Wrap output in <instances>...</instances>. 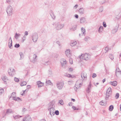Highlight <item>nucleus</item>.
Segmentation results:
<instances>
[{
  "label": "nucleus",
  "instance_id": "obj_54",
  "mask_svg": "<svg viewBox=\"0 0 121 121\" xmlns=\"http://www.w3.org/2000/svg\"><path fill=\"white\" fill-rule=\"evenodd\" d=\"M55 114L56 115H58L59 114V112L58 110L55 111Z\"/></svg>",
  "mask_w": 121,
  "mask_h": 121
},
{
  "label": "nucleus",
  "instance_id": "obj_45",
  "mask_svg": "<svg viewBox=\"0 0 121 121\" xmlns=\"http://www.w3.org/2000/svg\"><path fill=\"white\" fill-rule=\"evenodd\" d=\"M103 10V7H100L99 9V11L100 12H102Z\"/></svg>",
  "mask_w": 121,
  "mask_h": 121
},
{
  "label": "nucleus",
  "instance_id": "obj_24",
  "mask_svg": "<svg viewBox=\"0 0 121 121\" xmlns=\"http://www.w3.org/2000/svg\"><path fill=\"white\" fill-rule=\"evenodd\" d=\"M77 43L76 41H72L70 43V45L71 46L73 47L76 45Z\"/></svg>",
  "mask_w": 121,
  "mask_h": 121
},
{
  "label": "nucleus",
  "instance_id": "obj_37",
  "mask_svg": "<svg viewBox=\"0 0 121 121\" xmlns=\"http://www.w3.org/2000/svg\"><path fill=\"white\" fill-rule=\"evenodd\" d=\"M58 103L60 104L61 105H63L64 104L63 101L62 99L59 100V101Z\"/></svg>",
  "mask_w": 121,
  "mask_h": 121
},
{
  "label": "nucleus",
  "instance_id": "obj_57",
  "mask_svg": "<svg viewBox=\"0 0 121 121\" xmlns=\"http://www.w3.org/2000/svg\"><path fill=\"white\" fill-rule=\"evenodd\" d=\"M105 50L106 51V52H107V51L108 50V47H106L105 48Z\"/></svg>",
  "mask_w": 121,
  "mask_h": 121
},
{
  "label": "nucleus",
  "instance_id": "obj_8",
  "mask_svg": "<svg viewBox=\"0 0 121 121\" xmlns=\"http://www.w3.org/2000/svg\"><path fill=\"white\" fill-rule=\"evenodd\" d=\"M37 57L36 55L34 54L33 56H30L29 58L32 62L35 63L37 61V60L36 59Z\"/></svg>",
  "mask_w": 121,
  "mask_h": 121
},
{
  "label": "nucleus",
  "instance_id": "obj_42",
  "mask_svg": "<svg viewBox=\"0 0 121 121\" xmlns=\"http://www.w3.org/2000/svg\"><path fill=\"white\" fill-rule=\"evenodd\" d=\"M109 57L110 59L112 60H113L114 58L112 54H110Z\"/></svg>",
  "mask_w": 121,
  "mask_h": 121
},
{
  "label": "nucleus",
  "instance_id": "obj_3",
  "mask_svg": "<svg viewBox=\"0 0 121 121\" xmlns=\"http://www.w3.org/2000/svg\"><path fill=\"white\" fill-rule=\"evenodd\" d=\"M82 84V82L80 80H78L76 82L75 86L74 87V89L76 91L77 90L81 87Z\"/></svg>",
  "mask_w": 121,
  "mask_h": 121
},
{
  "label": "nucleus",
  "instance_id": "obj_26",
  "mask_svg": "<svg viewBox=\"0 0 121 121\" xmlns=\"http://www.w3.org/2000/svg\"><path fill=\"white\" fill-rule=\"evenodd\" d=\"M99 104L102 105H105L107 104V102L102 100L99 102Z\"/></svg>",
  "mask_w": 121,
  "mask_h": 121
},
{
  "label": "nucleus",
  "instance_id": "obj_41",
  "mask_svg": "<svg viewBox=\"0 0 121 121\" xmlns=\"http://www.w3.org/2000/svg\"><path fill=\"white\" fill-rule=\"evenodd\" d=\"M4 90L3 88H0V95L2 94V93L4 92Z\"/></svg>",
  "mask_w": 121,
  "mask_h": 121
},
{
  "label": "nucleus",
  "instance_id": "obj_19",
  "mask_svg": "<svg viewBox=\"0 0 121 121\" xmlns=\"http://www.w3.org/2000/svg\"><path fill=\"white\" fill-rule=\"evenodd\" d=\"M38 87L43 86L44 85V83L41 82L40 81H39L37 82Z\"/></svg>",
  "mask_w": 121,
  "mask_h": 121
},
{
  "label": "nucleus",
  "instance_id": "obj_7",
  "mask_svg": "<svg viewBox=\"0 0 121 121\" xmlns=\"http://www.w3.org/2000/svg\"><path fill=\"white\" fill-rule=\"evenodd\" d=\"M15 71L13 68H11L8 71V73L9 75L11 76H14L16 74Z\"/></svg>",
  "mask_w": 121,
  "mask_h": 121
},
{
  "label": "nucleus",
  "instance_id": "obj_2",
  "mask_svg": "<svg viewBox=\"0 0 121 121\" xmlns=\"http://www.w3.org/2000/svg\"><path fill=\"white\" fill-rule=\"evenodd\" d=\"M91 55L89 53L82 54L81 56H79V58L80 59H83L84 60H87L91 58Z\"/></svg>",
  "mask_w": 121,
  "mask_h": 121
},
{
  "label": "nucleus",
  "instance_id": "obj_23",
  "mask_svg": "<svg viewBox=\"0 0 121 121\" xmlns=\"http://www.w3.org/2000/svg\"><path fill=\"white\" fill-rule=\"evenodd\" d=\"M104 27L103 26H100L98 30L99 32V33H101L103 32V30Z\"/></svg>",
  "mask_w": 121,
  "mask_h": 121
},
{
  "label": "nucleus",
  "instance_id": "obj_21",
  "mask_svg": "<svg viewBox=\"0 0 121 121\" xmlns=\"http://www.w3.org/2000/svg\"><path fill=\"white\" fill-rule=\"evenodd\" d=\"M76 25H74L72 27H70L69 28V29L71 30L74 31L76 29Z\"/></svg>",
  "mask_w": 121,
  "mask_h": 121
},
{
  "label": "nucleus",
  "instance_id": "obj_16",
  "mask_svg": "<svg viewBox=\"0 0 121 121\" xmlns=\"http://www.w3.org/2000/svg\"><path fill=\"white\" fill-rule=\"evenodd\" d=\"M8 46L10 48H11V46H12V41L11 37H10L9 39Z\"/></svg>",
  "mask_w": 121,
  "mask_h": 121
},
{
  "label": "nucleus",
  "instance_id": "obj_28",
  "mask_svg": "<svg viewBox=\"0 0 121 121\" xmlns=\"http://www.w3.org/2000/svg\"><path fill=\"white\" fill-rule=\"evenodd\" d=\"M106 93H108L109 94H111L112 90L111 88L110 87H109L108 88L107 90Z\"/></svg>",
  "mask_w": 121,
  "mask_h": 121
},
{
  "label": "nucleus",
  "instance_id": "obj_36",
  "mask_svg": "<svg viewBox=\"0 0 121 121\" xmlns=\"http://www.w3.org/2000/svg\"><path fill=\"white\" fill-rule=\"evenodd\" d=\"M27 84V82H26L24 81L22 82L21 84V86H24L26 85Z\"/></svg>",
  "mask_w": 121,
  "mask_h": 121
},
{
  "label": "nucleus",
  "instance_id": "obj_22",
  "mask_svg": "<svg viewBox=\"0 0 121 121\" xmlns=\"http://www.w3.org/2000/svg\"><path fill=\"white\" fill-rule=\"evenodd\" d=\"M81 31L82 35H85L86 34L85 30L82 27L81 28Z\"/></svg>",
  "mask_w": 121,
  "mask_h": 121
},
{
  "label": "nucleus",
  "instance_id": "obj_49",
  "mask_svg": "<svg viewBox=\"0 0 121 121\" xmlns=\"http://www.w3.org/2000/svg\"><path fill=\"white\" fill-rule=\"evenodd\" d=\"M103 25L104 27H106L107 26L106 23L105 22H103Z\"/></svg>",
  "mask_w": 121,
  "mask_h": 121
},
{
  "label": "nucleus",
  "instance_id": "obj_56",
  "mask_svg": "<svg viewBox=\"0 0 121 121\" xmlns=\"http://www.w3.org/2000/svg\"><path fill=\"white\" fill-rule=\"evenodd\" d=\"M73 68H69V71L70 72H72L73 71Z\"/></svg>",
  "mask_w": 121,
  "mask_h": 121
},
{
  "label": "nucleus",
  "instance_id": "obj_63",
  "mask_svg": "<svg viewBox=\"0 0 121 121\" xmlns=\"http://www.w3.org/2000/svg\"><path fill=\"white\" fill-rule=\"evenodd\" d=\"M75 17L76 18H78V15L77 14H76L75 15Z\"/></svg>",
  "mask_w": 121,
  "mask_h": 121
},
{
  "label": "nucleus",
  "instance_id": "obj_20",
  "mask_svg": "<svg viewBox=\"0 0 121 121\" xmlns=\"http://www.w3.org/2000/svg\"><path fill=\"white\" fill-rule=\"evenodd\" d=\"M78 12L81 14H83L84 13V9L83 8H80Z\"/></svg>",
  "mask_w": 121,
  "mask_h": 121
},
{
  "label": "nucleus",
  "instance_id": "obj_58",
  "mask_svg": "<svg viewBox=\"0 0 121 121\" xmlns=\"http://www.w3.org/2000/svg\"><path fill=\"white\" fill-rule=\"evenodd\" d=\"M96 74L95 73H94L93 74L92 76V77L93 78H94L95 77H96Z\"/></svg>",
  "mask_w": 121,
  "mask_h": 121
},
{
  "label": "nucleus",
  "instance_id": "obj_18",
  "mask_svg": "<svg viewBox=\"0 0 121 121\" xmlns=\"http://www.w3.org/2000/svg\"><path fill=\"white\" fill-rule=\"evenodd\" d=\"M81 77L83 79L86 78L87 77L86 73L84 72H82L81 73Z\"/></svg>",
  "mask_w": 121,
  "mask_h": 121
},
{
  "label": "nucleus",
  "instance_id": "obj_9",
  "mask_svg": "<svg viewBox=\"0 0 121 121\" xmlns=\"http://www.w3.org/2000/svg\"><path fill=\"white\" fill-rule=\"evenodd\" d=\"M12 97L13 100L19 101H21V99L19 98L16 97V93L15 92H13L12 93L10 97Z\"/></svg>",
  "mask_w": 121,
  "mask_h": 121
},
{
  "label": "nucleus",
  "instance_id": "obj_46",
  "mask_svg": "<svg viewBox=\"0 0 121 121\" xmlns=\"http://www.w3.org/2000/svg\"><path fill=\"white\" fill-rule=\"evenodd\" d=\"M20 46L19 44L16 43L14 45V47L16 48H18Z\"/></svg>",
  "mask_w": 121,
  "mask_h": 121
},
{
  "label": "nucleus",
  "instance_id": "obj_60",
  "mask_svg": "<svg viewBox=\"0 0 121 121\" xmlns=\"http://www.w3.org/2000/svg\"><path fill=\"white\" fill-rule=\"evenodd\" d=\"M11 0H6V2L8 4H10Z\"/></svg>",
  "mask_w": 121,
  "mask_h": 121
},
{
  "label": "nucleus",
  "instance_id": "obj_43",
  "mask_svg": "<svg viewBox=\"0 0 121 121\" xmlns=\"http://www.w3.org/2000/svg\"><path fill=\"white\" fill-rule=\"evenodd\" d=\"M113 108V106L112 105H111L109 107V110L110 111H112Z\"/></svg>",
  "mask_w": 121,
  "mask_h": 121
},
{
  "label": "nucleus",
  "instance_id": "obj_12",
  "mask_svg": "<svg viewBox=\"0 0 121 121\" xmlns=\"http://www.w3.org/2000/svg\"><path fill=\"white\" fill-rule=\"evenodd\" d=\"M1 78L4 82V83H6L7 81L8 80L7 77L5 75H3L1 77Z\"/></svg>",
  "mask_w": 121,
  "mask_h": 121
},
{
  "label": "nucleus",
  "instance_id": "obj_44",
  "mask_svg": "<svg viewBox=\"0 0 121 121\" xmlns=\"http://www.w3.org/2000/svg\"><path fill=\"white\" fill-rule=\"evenodd\" d=\"M14 80L15 82H18L19 81V80L18 78L15 77L14 78Z\"/></svg>",
  "mask_w": 121,
  "mask_h": 121
},
{
  "label": "nucleus",
  "instance_id": "obj_51",
  "mask_svg": "<svg viewBox=\"0 0 121 121\" xmlns=\"http://www.w3.org/2000/svg\"><path fill=\"white\" fill-rule=\"evenodd\" d=\"M46 83L48 85H50L51 83V81L50 80H48V81H46Z\"/></svg>",
  "mask_w": 121,
  "mask_h": 121
},
{
  "label": "nucleus",
  "instance_id": "obj_52",
  "mask_svg": "<svg viewBox=\"0 0 121 121\" xmlns=\"http://www.w3.org/2000/svg\"><path fill=\"white\" fill-rule=\"evenodd\" d=\"M73 82L72 81H70L68 82V83L69 85H72L73 84Z\"/></svg>",
  "mask_w": 121,
  "mask_h": 121
},
{
  "label": "nucleus",
  "instance_id": "obj_32",
  "mask_svg": "<svg viewBox=\"0 0 121 121\" xmlns=\"http://www.w3.org/2000/svg\"><path fill=\"white\" fill-rule=\"evenodd\" d=\"M111 95V94H109L108 93H106V96L105 99L106 100H108V98Z\"/></svg>",
  "mask_w": 121,
  "mask_h": 121
},
{
  "label": "nucleus",
  "instance_id": "obj_11",
  "mask_svg": "<svg viewBox=\"0 0 121 121\" xmlns=\"http://www.w3.org/2000/svg\"><path fill=\"white\" fill-rule=\"evenodd\" d=\"M65 53L66 55L68 57H69L71 56V55L70 49H66L65 51Z\"/></svg>",
  "mask_w": 121,
  "mask_h": 121
},
{
  "label": "nucleus",
  "instance_id": "obj_62",
  "mask_svg": "<svg viewBox=\"0 0 121 121\" xmlns=\"http://www.w3.org/2000/svg\"><path fill=\"white\" fill-rule=\"evenodd\" d=\"M30 85H28L27 86V88L28 89H29L30 88Z\"/></svg>",
  "mask_w": 121,
  "mask_h": 121
},
{
  "label": "nucleus",
  "instance_id": "obj_4",
  "mask_svg": "<svg viewBox=\"0 0 121 121\" xmlns=\"http://www.w3.org/2000/svg\"><path fill=\"white\" fill-rule=\"evenodd\" d=\"M6 11L9 16H11L12 15L13 12V10L11 5H9L7 6L6 9Z\"/></svg>",
  "mask_w": 121,
  "mask_h": 121
},
{
  "label": "nucleus",
  "instance_id": "obj_14",
  "mask_svg": "<svg viewBox=\"0 0 121 121\" xmlns=\"http://www.w3.org/2000/svg\"><path fill=\"white\" fill-rule=\"evenodd\" d=\"M60 62L62 66H63L65 65L67 63L66 60L64 59H61Z\"/></svg>",
  "mask_w": 121,
  "mask_h": 121
},
{
  "label": "nucleus",
  "instance_id": "obj_48",
  "mask_svg": "<svg viewBox=\"0 0 121 121\" xmlns=\"http://www.w3.org/2000/svg\"><path fill=\"white\" fill-rule=\"evenodd\" d=\"M89 37L87 36L85 37L84 39V40L86 41H87L89 39Z\"/></svg>",
  "mask_w": 121,
  "mask_h": 121
},
{
  "label": "nucleus",
  "instance_id": "obj_27",
  "mask_svg": "<svg viewBox=\"0 0 121 121\" xmlns=\"http://www.w3.org/2000/svg\"><path fill=\"white\" fill-rule=\"evenodd\" d=\"M110 84H111L112 86H115L117 85V82L116 81H114L113 82H110Z\"/></svg>",
  "mask_w": 121,
  "mask_h": 121
},
{
  "label": "nucleus",
  "instance_id": "obj_50",
  "mask_svg": "<svg viewBox=\"0 0 121 121\" xmlns=\"http://www.w3.org/2000/svg\"><path fill=\"white\" fill-rule=\"evenodd\" d=\"M86 91L87 93H88L91 91V90L87 88L86 90Z\"/></svg>",
  "mask_w": 121,
  "mask_h": 121
},
{
  "label": "nucleus",
  "instance_id": "obj_6",
  "mask_svg": "<svg viewBox=\"0 0 121 121\" xmlns=\"http://www.w3.org/2000/svg\"><path fill=\"white\" fill-rule=\"evenodd\" d=\"M64 85V83L62 81L58 82L56 84L57 87L59 90H61L62 88Z\"/></svg>",
  "mask_w": 121,
  "mask_h": 121
},
{
  "label": "nucleus",
  "instance_id": "obj_59",
  "mask_svg": "<svg viewBox=\"0 0 121 121\" xmlns=\"http://www.w3.org/2000/svg\"><path fill=\"white\" fill-rule=\"evenodd\" d=\"M28 35V32L26 31L25 33V35L24 36H26Z\"/></svg>",
  "mask_w": 121,
  "mask_h": 121
},
{
  "label": "nucleus",
  "instance_id": "obj_31",
  "mask_svg": "<svg viewBox=\"0 0 121 121\" xmlns=\"http://www.w3.org/2000/svg\"><path fill=\"white\" fill-rule=\"evenodd\" d=\"M50 15L52 18L53 19H55V16L54 13L53 12H52L50 14Z\"/></svg>",
  "mask_w": 121,
  "mask_h": 121
},
{
  "label": "nucleus",
  "instance_id": "obj_38",
  "mask_svg": "<svg viewBox=\"0 0 121 121\" xmlns=\"http://www.w3.org/2000/svg\"><path fill=\"white\" fill-rule=\"evenodd\" d=\"M117 28L113 29L112 31V33H115L117 31Z\"/></svg>",
  "mask_w": 121,
  "mask_h": 121
},
{
  "label": "nucleus",
  "instance_id": "obj_53",
  "mask_svg": "<svg viewBox=\"0 0 121 121\" xmlns=\"http://www.w3.org/2000/svg\"><path fill=\"white\" fill-rule=\"evenodd\" d=\"M119 94L118 93H117L115 95V97L116 99H118L119 97Z\"/></svg>",
  "mask_w": 121,
  "mask_h": 121
},
{
  "label": "nucleus",
  "instance_id": "obj_10",
  "mask_svg": "<svg viewBox=\"0 0 121 121\" xmlns=\"http://www.w3.org/2000/svg\"><path fill=\"white\" fill-rule=\"evenodd\" d=\"M38 38V35L36 33H34L32 35V39L34 42H35L37 41Z\"/></svg>",
  "mask_w": 121,
  "mask_h": 121
},
{
  "label": "nucleus",
  "instance_id": "obj_25",
  "mask_svg": "<svg viewBox=\"0 0 121 121\" xmlns=\"http://www.w3.org/2000/svg\"><path fill=\"white\" fill-rule=\"evenodd\" d=\"M13 112L12 111V110L11 109H7L6 111V113L7 114H9V113H12Z\"/></svg>",
  "mask_w": 121,
  "mask_h": 121
},
{
  "label": "nucleus",
  "instance_id": "obj_40",
  "mask_svg": "<svg viewBox=\"0 0 121 121\" xmlns=\"http://www.w3.org/2000/svg\"><path fill=\"white\" fill-rule=\"evenodd\" d=\"M49 61H46V62H42L43 64L45 65H48L49 63Z\"/></svg>",
  "mask_w": 121,
  "mask_h": 121
},
{
  "label": "nucleus",
  "instance_id": "obj_5",
  "mask_svg": "<svg viewBox=\"0 0 121 121\" xmlns=\"http://www.w3.org/2000/svg\"><path fill=\"white\" fill-rule=\"evenodd\" d=\"M51 107L49 109L50 113L51 116H52L55 114V110L54 108L55 107V104H53V103L51 104Z\"/></svg>",
  "mask_w": 121,
  "mask_h": 121
},
{
  "label": "nucleus",
  "instance_id": "obj_33",
  "mask_svg": "<svg viewBox=\"0 0 121 121\" xmlns=\"http://www.w3.org/2000/svg\"><path fill=\"white\" fill-rule=\"evenodd\" d=\"M65 76L69 78L72 77V76H71V74L67 73H65Z\"/></svg>",
  "mask_w": 121,
  "mask_h": 121
},
{
  "label": "nucleus",
  "instance_id": "obj_64",
  "mask_svg": "<svg viewBox=\"0 0 121 121\" xmlns=\"http://www.w3.org/2000/svg\"><path fill=\"white\" fill-rule=\"evenodd\" d=\"M26 109L25 108H22V111H23V112H24L25 111H26Z\"/></svg>",
  "mask_w": 121,
  "mask_h": 121
},
{
  "label": "nucleus",
  "instance_id": "obj_30",
  "mask_svg": "<svg viewBox=\"0 0 121 121\" xmlns=\"http://www.w3.org/2000/svg\"><path fill=\"white\" fill-rule=\"evenodd\" d=\"M21 36V34H17V33H16L14 36V37L16 39H18V37H20Z\"/></svg>",
  "mask_w": 121,
  "mask_h": 121
},
{
  "label": "nucleus",
  "instance_id": "obj_29",
  "mask_svg": "<svg viewBox=\"0 0 121 121\" xmlns=\"http://www.w3.org/2000/svg\"><path fill=\"white\" fill-rule=\"evenodd\" d=\"M22 117V116H20L19 115H17L15 116H13V117L14 118L15 120H17L19 119L20 117Z\"/></svg>",
  "mask_w": 121,
  "mask_h": 121
},
{
  "label": "nucleus",
  "instance_id": "obj_15",
  "mask_svg": "<svg viewBox=\"0 0 121 121\" xmlns=\"http://www.w3.org/2000/svg\"><path fill=\"white\" fill-rule=\"evenodd\" d=\"M121 74V71L119 68H117L116 70V75L117 77Z\"/></svg>",
  "mask_w": 121,
  "mask_h": 121
},
{
  "label": "nucleus",
  "instance_id": "obj_34",
  "mask_svg": "<svg viewBox=\"0 0 121 121\" xmlns=\"http://www.w3.org/2000/svg\"><path fill=\"white\" fill-rule=\"evenodd\" d=\"M92 86V85L91 83V82H90L89 84L88 85L87 88L91 90Z\"/></svg>",
  "mask_w": 121,
  "mask_h": 121
},
{
  "label": "nucleus",
  "instance_id": "obj_61",
  "mask_svg": "<svg viewBox=\"0 0 121 121\" xmlns=\"http://www.w3.org/2000/svg\"><path fill=\"white\" fill-rule=\"evenodd\" d=\"M78 5L77 4L76 5L74 6V8L75 9H76L77 7L78 6Z\"/></svg>",
  "mask_w": 121,
  "mask_h": 121
},
{
  "label": "nucleus",
  "instance_id": "obj_55",
  "mask_svg": "<svg viewBox=\"0 0 121 121\" xmlns=\"http://www.w3.org/2000/svg\"><path fill=\"white\" fill-rule=\"evenodd\" d=\"M72 108L74 109V110H78V108H77L73 106L72 107Z\"/></svg>",
  "mask_w": 121,
  "mask_h": 121
},
{
  "label": "nucleus",
  "instance_id": "obj_1",
  "mask_svg": "<svg viewBox=\"0 0 121 121\" xmlns=\"http://www.w3.org/2000/svg\"><path fill=\"white\" fill-rule=\"evenodd\" d=\"M52 25L54 26L56 30H60L63 28L64 26L63 24L57 22H54Z\"/></svg>",
  "mask_w": 121,
  "mask_h": 121
},
{
  "label": "nucleus",
  "instance_id": "obj_35",
  "mask_svg": "<svg viewBox=\"0 0 121 121\" xmlns=\"http://www.w3.org/2000/svg\"><path fill=\"white\" fill-rule=\"evenodd\" d=\"M26 36H24L22 38V43L24 41H25L26 39Z\"/></svg>",
  "mask_w": 121,
  "mask_h": 121
},
{
  "label": "nucleus",
  "instance_id": "obj_17",
  "mask_svg": "<svg viewBox=\"0 0 121 121\" xmlns=\"http://www.w3.org/2000/svg\"><path fill=\"white\" fill-rule=\"evenodd\" d=\"M80 23L82 24L86 23V19L84 17H82L80 19Z\"/></svg>",
  "mask_w": 121,
  "mask_h": 121
},
{
  "label": "nucleus",
  "instance_id": "obj_39",
  "mask_svg": "<svg viewBox=\"0 0 121 121\" xmlns=\"http://www.w3.org/2000/svg\"><path fill=\"white\" fill-rule=\"evenodd\" d=\"M19 54L20 55L21 58L22 59L24 57V55L23 53L22 52H20L19 53Z\"/></svg>",
  "mask_w": 121,
  "mask_h": 121
},
{
  "label": "nucleus",
  "instance_id": "obj_13",
  "mask_svg": "<svg viewBox=\"0 0 121 121\" xmlns=\"http://www.w3.org/2000/svg\"><path fill=\"white\" fill-rule=\"evenodd\" d=\"M23 121H31V119L29 115H28L23 119Z\"/></svg>",
  "mask_w": 121,
  "mask_h": 121
},
{
  "label": "nucleus",
  "instance_id": "obj_47",
  "mask_svg": "<svg viewBox=\"0 0 121 121\" xmlns=\"http://www.w3.org/2000/svg\"><path fill=\"white\" fill-rule=\"evenodd\" d=\"M69 62L70 63L72 64L73 63V60L72 59L70 58L69 59Z\"/></svg>",
  "mask_w": 121,
  "mask_h": 121
}]
</instances>
